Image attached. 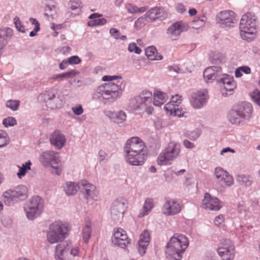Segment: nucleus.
<instances>
[{"mask_svg": "<svg viewBox=\"0 0 260 260\" xmlns=\"http://www.w3.org/2000/svg\"><path fill=\"white\" fill-rule=\"evenodd\" d=\"M125 158L132 166L143 165L146 158V147L139 137H134L127 140L124 146Z\"/></svg>", "mask_w": 260, "mask_h": 260, "instance_id": "f257e3e1", "label": "nucleus"}, {"mask_svg": "<svg viewBox=\"0 0 260 260\" xmlns=\"http://www.w3.org/2000/svg\"><path fill=\"white\" fill-rule=\"evenodd\" d=\"M189 245V240L184 235L175 234L166 247V257L169 260H181Z\"/></svg>", "mask_w": 260, "mask_h": 260, "instance_id": "f03ea898", "label": "nucleus"}, {"mask_svg": "<svg viewBox=\"0 0 260 260\" xmlns=\"http://www.w3.org/2000/svg\"><path fill=\"white\" fill-rule=\"evenodd\" d=\"M257 17L251 13L243 15L240 22V36L243 40L248 42L253 41L256 37Z\"/></svg>", "mask_w": 260, "mask_h": 260, "instance_id": "7ed1b4c3", "label": "nucleus"}, {"mask_svg": "<svg viewBox=\"0 0 260 260\" xmlns=\"http://www.w3.org/2000/svg\"><path fill=\"white\" fill-rule=\"evenodd\" d=\"M124 85L122 82H117V83L109 82L99 86L93 94L94 98L115 101L119 98L122 93Z\"/></svg>", "mask_w": 260, "mask_h": 260, "instance_id": "20e7f679", "label": "nucleus"}, {"mask_svg": "<svg viewBox=\"0 0 260 260\" xmlns=\"http://www.w3.org/2000/svg\"><path fill=\"white\" fill-rule=\"evenodd\" d=\"M252 112V107L250 103H242L229 112L228 121L234 125H243L246 121L249 120Z\"/></svg>", "mask_w": 260, "mask_h": 260, "instance_id": "39448f33", "label": "nucleus"}, {"mask_svg": "<svg viewBox=\"0 0 260 260\" xmlns=\"http://www.w3.org/2000/svg\"><path fill=\"white\" fill-rule=\"evenodd\" d=\"M68 231L67 224L61 221H56L49 225L47 234L48 241L51 244L60 242L66 238Z\"/></svg>", "mask_w": 260, "mask_h": 260, "instance_id": "423d86ee", "label": "nucleus"}, {"mask_svg": "<svg viewBox=\"0 0 260 260\" xmlns=\"http://www.w3.org/2000/svg\"><path fill=\"white\" fill-rule=\"evenodd\" d=\"M40 98L45 103L46 107L51 110L60 109L64 104L63 94L56 89L44 92Z\"/></svg>", "mask_w": 260, "mask_h": 260, "instance_id": "0eeeda50", "label": "nucleus"}, {"mask_svg": "<svg viewBox=\"0 0 260 260\" xmlns=\"http://www.w3.org/2000/svg\"><path fill=\"white\" fill-rule=\"evenodd\" d=\"M39 160L45 167H51L54 173L60 175L61 167L59 154L54 151H46L42 152L39 157Z\"/></svg>", "mask_w": 260, "mask_h": 260, "instance_id": "6e6552de", "label": "nucleus"}, {"mask_svg": "<svg viewBox=\"0 0 260 260\" xmlns=\"http://www.w3.org/2000/svg\"><path fill=\"white\" fill-rule=\"evenodd\" d=\"M26 197L27 189L23 185H19L5 191L2 196L3 201L8 206L23 200Z\"/></svg>", "mask_w": 260, "mask_h": 260, "instance_id": "1a4fd4ad", "label": "nucleus"}, {"mask_svg": "<svg viewBox=\"0 0 260 260\" xmlns=\"http://www.w3.org/2000/svg\"><path fill=\"white\" fill-rule=\"evenodd\" d=\"M181 151L180 144L170 142L168 146L161 152L157 158V162L159 165H166L179 157Z\"/></svg>", "mask_w": 260, "mask_h": 260, "instance_id": "9d476101", "label": "nucleus"}, {"mask_svg": "<svg viewBox=\"0 0 260 260\" xmlns=\"http://www.w3.org/2000/svg\"><path fill=\"white\" fill-rule=\"evenodd\" d=\"M44 207L43 200L39 196L33 197L24 207L27 218L31 220L35 219L42 213Z\"/></svg>", "mask_w": 260, "mask_h": 260, "instance_id": "9b49d317", "label": "nucleus"}, {"mask_svg": "<svg viewBox=\"0 0 260 260\" xmlns=\"http://www.w3.org/2000/svg\"><path fill=\"white\" fill-rule=\"evenodd\" d=\"M152 92L148 90L141 92L138 96L131 98L129 106L132 110H144L147 105L151 104Z\"/></svg>", "mask_w": 260, "mask_h": 260, "instance_id": "f8f14e48", "label": "nucleus"}, {"mask_svg": "<svg viewBox=\"0 0 260 260\" xmlns=\"http://www.w3.org/2000/svg\"><path fill=\"white\" fill-rule=\"evenodd\" d=\"M127 207L128 202L126 199L120 197L115 200L111 207V218L114 220L122 218Z\"/></svg>", "mask_w": 260, "mask_h": 260, "instance_id": "ddd939ff", "label": "nucleus"}, {"mask_svg": "<svg viewBox=\"0 0 260 260\" xmlns=\"http://www.w3.org/2000/svg\"><path fill=\"white\" fill-rule=\"evenodd\" d=\"M214 174L216 182L221 187H230L234 184V179L228 172L220 167L215 169Z\"/></svg>", "mask_w": 260, "mask_h": 260, "instance_id": "4468645a", "label": "nucleus"}, {"mask_svg": "<svg viewBox=\"0 0 260 260\" xmlns=\"http://www.w3.org/2000/svg\"><path fill=\"white\" fill-rule=\"evenodd\" d=\"M217 251L222 260H233L235 258V246L230 240H225Z\"/></svg>", "mask_w": 260, "mask_h": 260, "instance_id": "2eb2a0df", "label": "nucleus"}, {"mask_svg": "<svg viewBox=\"0 0 260 260\" xmlns=\"http://www.w3.org/2000/svg\"><path fill=\"white\" fill-rule=\"evenodd\" d=\"M217 82L223 85L222 94L225 96L232 94L233 91L236 88L237 86L234 77L227 74H221L220 78H218Z\"/></svg>", "mask_w": 260, "mask_h": 260, "instance_id": "dca6fc26", "label": "nucleus"}, {"mask_svg": "<svg viewBox=\"0 0 260 260\" xmlns=\"http://www.w3.org/2000/svg\"><path fill=\"white\" fill-rule=\"evenodd\" d=\"M111 241L114 245L121 248H125L129 244V240L126 232L121 228L115 230L111 237Z\"/></svg>", "mask_w": 260, "mask_h": 260, "instance_id": "f3484780", "label": "nucleus"}, {"mask_svg": "<svg viewBox=\"0 0 260 260\" xmlns=\"http://www.w3.org/2000/svg\"><path fill=\"white\" fill-rule=\"evenodd\" d=\"M181 206L174 199L166 200L161 208L162 213L166 216H173L180 213Z\"/></svg>", "mask_w": 260, "mask_h": 260, "instance_id": "a211bd4d", "label": "nucleus"}, {"mask_svg": "<svg viewBox=\"0 0 260 260\" xmlns=\"http://www.w3.org/2000/svg\"><path fill=\"white\" fill-rule=\"evenodd\" d=\"M235 13L230 10H224L217 15V22L222 27L231 26L234 23Z\"/></svg>", "mask_w": 260, "mask_h": 260, "instance_id": "6ab92c4d", "label": "nucleus"}, {"mask_svg": "<svg viewBox=\"0 0 260 260\" xmlns=\"http://www.w3.org/2000/svg\"><path fill=\"white\" fill-rule=\"evenodd\" d=\"M221 203L216 197H212L209 193H206L202 201V207L209 210H219L221 207Z\"/></svg>", "mask_w": 260, "mask_h": 260, "instance_id": "aec40b11", "label": "nucleus"}, {"mask_svg": "<svg viewBox=\"0 0 260 260\" xmlns=\"http://www.w3.org/2000/svg\"><path fill=\"white\" fill-rule=\"evenodd\" d=\"M207 91L206 90L198 91L191 94L190 103L196 109L201 108L207 100Z\"/></svg>", "mask_w": 260, "mask_h": 260, "instance_id": "412c9836", "label": "nucleus"}, {"mask_svg": "<svg viewBox=\"0 0 260 260\" xmlns=\"http://www.w3.org/2000/svg\"><path fill=\"white\" fill-rule=\"evenodd\" d=\"M144 16L146 21L153 22L157 19H165L167 17V13L162 8L154 7L149 10Z\"/></svg>", "mask_w": 260, "mask_h": 260, "instance_id": "4be33fe9", "label": "nucleus"}, {"mask_svg": "<svg viewBox=\"0 0 260 260\" xmlns=\"http://www.w3.org/2000/svg\"><path fill=\"white\" fill-rule=\"evenodd\" d=\"M81 185L83 187L82 192L84 193L85 197L87 200L96 201L98 200V192L94 185L86 181H83Z\"/></svg>", "mask_w": 260, "mask_h": 260, "instance_id": "5701e85b", "label": "nucleus"}, {"mask_svg": "<svg viewBox=\"0 0 260 260\" xmlns=\"http://www.w3.org/2000/svg\"><path fill=\"white\" fill-rule=\"evenodd\" d=\"M51 144L56 149H61L66 143L64 135L58 131H55L50 136Z\"/></svg>", "mask_w": 260, "mask_h": 260, "instance_id": "b1692460", "label": "nucleus"}, {"mask_svg": "<svg viewBox=\"0 0 260 260\" xmlns=\"http://www.w3.org/2000/svg\"><path fill=\"white\" fill-rule=\"evenodd\" d=\"M221 69L219 66H213L207 68L204 72V77L207 83H210L214 80L217 81L221 76Z\"/></svg>", "mask_w": 260, "mask_h": 260, "instance_id": "393cba45", "label": "nucleus"}, {"mask_svg": "<svg viewBox=\"0 0 260 260\" xmlns=\"http://www.w3.org/2000/svg\"><path fill=\"white\" fill-rule=\"evenodd\" d=\"M71 247V243L67 241L57 244L55 249L56 260H68L65 256Z\"/></svg>", "mask_w": 260, "mask_h": 260, "instance_id": "a878e982", "label": "nucleus"}, {"mask_svg": "<svg viewBox=\"0 0 260 260\" xmlns=\"http://www.w3.org/2000/svg\"><path fill=\"white\" fill-rule=\"evenodd\" d=\"M150 242V234L146 230H144L140 235L138 242V250L141 255L145 253L147 247Z\"/></svg>", "mask_w": 260, "mask_h": 260, "instance_id": "bb28decb", "label": "nucleus"}, {"mask_svg": "<svg viewBox=\"0 0 260 260\" xmlns=\"http://www.w3.org/2000/svg\"><path fill=\"white\" fill-rule=\"evenodd\" d=\"M183 31V27L180 22H176L171 25L167 29V34L172 40H176Z\"/></svg>", "mask_w": 260, "mask_h": 260, "instance_id": "cd10ccee", "label": "nucleus"}, {"mask_svg": "<svg viewBox=\"0 0 260 260\" xmlns=\"http://www.w3.org/2000/svg\"><path fill=\"white\" fill-rule=\"evenodd\" d=\"M12 29L7 27L0 28V50L3 49L8 42V40L13 36Z\"/></svg>", "mask_w": 260, "mask_h": 260, "instance_id": "c85d7f7f", "label": "nucleus"}, {"mask_svg": "<svg viewBox=\"0 0 260 260\" xmlns=\"http://www.w3.org/2000/svg\"><path fill=\"white\" fill-rule=\"evenodd\" d=\"M108 117L111 120L117 123H122L126 119V114L125 112L122 110L117 112H109L108 114Z\"/></svg>", "mask_w": 260, "mask_h": 260, "instance_id": "c756f323", "label": "nucleus"}, {"mask_svg": "<svg viewBox=\"0 0 260 260\" xmlns=\"http://www.w3.org/2000/svg\"><path fill=\"white\" fill-rule=\"evenodd\" d=\"M167 94L159 90H156L153 94V104L156 106H160L164 104L167 99Z\"/></svg>", "mask_w": 260, "mask_h": 260, "instance_id": "7c9ffc66", "label": "nucleus"}, {"mask_svg": "<svg viewBox=\"0 0 260 260\" xmlns=\"http://www.w3.org/2000/svg\"><path fill=\"white\" fill-rule=\"evenodd\" d=\"M154 207V200L152 198H147L143 206L142 210L139 212L138 217H143L147 215Z\"/></svg>", "mask_w": 260, "mask_h": 260, "instance_id": "2f4dec72", "label": "nucleus"}, {"mask_svg": "<svg viewBox=\"0 0 260 260\" xmlns=\"http://www.w3.org/2000/svg\"><path fill=\"white\" fill-rule=\"evenodd\" d=\"M79 189V185L74 182H67L63 185V190L67 196L75 194Z\"/></svg>", "mask_w": 260, "mask_h": 260, "instance_id": "473e14b6", "label": "nucleus"}, {"mask_svg": "<svg viewBox=\"0 0 260 260\" xmlns=\"http://www.w3.org/2000/svg\"><path fill=\"white\" fill-rule=\"evenodd\" d=\"M145 54L148 58L151 60H158L162 59V55L157 54V50L154 46L147 47L145 50Z\"/></svg>", "mask_w": 260, "mask_h": 260, "instance_id": "72a5a7b5", "label": "nucleus"}, {"mask_svg": "<svg viewBox=\"0 0 260 260\" xmlns=\"http://www.w3.org/2000/svg\"><path fill=\"white\" fill-rule=\"evenodd\" d=\"M78 74V72L76 70H71L69 72H65L62 74L55 75L49 78V80H57L59 79H69L75 76Z\"/></svg>", "mask_w": 260, "mask_h": 260, "instance_id": "f704fd0d", "label": "nucleus"}, {"mask_svg": "<svg viewBox=\"0 0 260 260\" xmlns=\"http://www.w3.org/2000/svg\"><path fill=\"white\" fill-rule=\"evenodd\" d=\"M91 223L88 221H87L84 225L82 229V238L84 242L87 243L91 236Z\"/></svg>", "mask_w": 260, "mask_h": 260, "instance_id": "c9c22d12", "label": "nucleus"}, {"mask_svg": "<svg viewBox=\"0 0 260 260\" xmlns=\"http://www.w3.org/2000/svg\"><path fill=\"white\" fill-rule=\"evenodd\" d=\"M125 9L127 12L131 14H135L138 13H143L146 11L148 9L147 7H142L138 8L136 5L132 4H127L125 5Z\"/></svg>", "mask_w": 260, "mask_h": 260, "instance_id": "e433bc0d", "label": "nucleus"}, {"mask_svg": "<svg viewBox=\"0 0 260 260\" xmlns=\"http://www.w3.org/2000/svg\"><path fill=\"white\" fill-rule=\"evenodd\" d=\"M31 165V162L30 160H28L24 164H22L21 167H19V171L17 174L18 178H21L22 177L24 176L26 172L28 170H30L31 169L30 166Z\"/></svg>", "mask_w": 260, "mask_h": 260, "instance_id": "4c0bfd02", "label": "nucleus"}, {"mask_svg": "<svg viewBox=\"0 0 260 260\" xmlns=\"http://www.w3.org/2000/svg\"><path fill=\"white\" fill-rule=\"evenodd\" d=\"M44 11L47 17L53 18L56 15L57 9L54 5H46Z\"/></svg>", "mask_w": 260, "mask_h": 260, "instance_id": "58836bf2", "label": "nucleus"}, {"mask_svg": "<svg viewBox=\"0 0 260 260\" xmlns=\"http://www.w3.org/2000/svg\"><path fill=\"white\" fill-rule=\"evenodd\" d=\"M237 181L241 185L245 186H249L251 184L250 178L243 174L238 175L237 177Z\"/></svg>", "mask_w": 260, "mask_h": 260, "instance_id": "ea45409f", "label": "nucleus"}, {"mask_svg": "<svg viewBox=\"0 0 260 260\" xmlns=\"http://www.w3.org/2000/svg\"><path fill=\"white\" fill-rule=\"evenodd\" d=\"M20 102L19 100H9L6 103V107L12 111H16L18 110Z\"/></svg>", "mask_w": 260, "mask_h": 260, "instance_id": "a19ab883", "label": "nucleus"}, {"mask_svg": "<svg viewBox=\"0 0 260 260\" xmlns=\"http://www.w3.org/2000/svg\"><path fill=\"white\" fill-rule=\"evenodd\" d=\"M10 140L7 133L0 130V148L5 147L9 143Z\"/></svg>", "mask_w": 260, "mask_h": 260, "instance_id": "79ce46f5", "label": "nucleus"}, {"mask_svg": "<svg viewBox=\"0 0 260 260\" xmlns=\"http://www.w3.org/2000/svg\"><path fill=\"white\" fill-rule=\"evenodd\" d=\"M70 8L73 11L80 12L83 7V4L80 0L71 1L69 3Z\"/></svg>", "mask_w": 260, "mask_h": 260, "instance_id": "37998d69", "label": "nucleus"}, {"mask_svg": "<svg viewBox=\"0 0 260 260\" xmlns=\"http://www.w3.org/2000/svg\"><path fill=\"white\" fill-rule=\"evenodd\" d=\"M3 124L6 127L13 126L17 124V120L15 118L9 116L3 120Z\"/></svg>", "mask_w": 260, "mask_h": 260, "instance_id": "c03bdc74", "label": "nucleus"}, {"mask_svg": "<svg viewBox=\"0 0 260 260\" xmlns=\"http://www.w3.org/2000/svg\"><path fill=\"white\" fill-rule=\"evenodd\" d=\"M211 61L215 64H220L225 61V57L223 55L216 54L211 57Z\"/></svg>", "mask_w": 260, "mask_h": 260, "instance_id": "a18cd8bd", "label": "nucleus"}, {"mask_svg": "<svg viewBox=\"0 0 260 260\" xmlns=\"http://www.w3.org/2000/svg\"><path fill=\"white\" fill-rule=\"evenodd\" d=\"M177 107V104H175L174 103L170 102L165 105L164 109L167 114L172 115Z\"/></svg>", "mask_w": 260, "mask_h": 260, "instance_id": "49530a36", "label": "nucleus"}, {"mask_svg": "<svg viewBox=\"0 0 260 260\" xmlns=\"http://www.w3.org/2000/svg\"><path fill=\"white\" fill-rule=\"evenodd\" d=\"M250 96L253 102L260 107V91L257 89L254 90L250 93Z\"/></svg>", "mask_w": 260, "mask_h": 260, "instance_id": "de8ad7c7", "label": "nucleus"}, {"mask_svg": "<svg viewBox=\"0 0 260 260\" xmlns=\"http://www.w3.org/2000/svg\"><path fill=\"white\" fill-rule=\"evenodd\" d=\"M107 22V20L105 18H98L88 22V24L89 26L103 25L106 24Z\"/></svg>", "mask_w": 260, "mask_h": 260, "instance_id": "09e8293b", "label": "nucleus"}, {"mask_svg": "<svg viewBox=\"0 0 260 260\" xmlns=\"http://www.w3.org/2000/svg\"><path fill=\"white\" fill-rule=\"evenodd\" d=\"M238 210L240 213H246L248 212L249 208L247 206L245 202L241 201L239 202L238 205Z\"/></svg>", "mask_w": 260, "mask_h": 260, "instance_id": "8fccbe9b", "label": "nucleus"}, {"mask_svg": "<svg viewBox=\"0 0 260 260\" xmlns=\"http://www.w3.org/2000/svg\"><path fill=\"white\" fill-rule=\"evenodd\" d=\"M14 22L15 27L19 31L21 32H25V30L24 26L21 24L19 18L15 17L14 18Z\"/></svg>", "mask_w": 260, "mask_h": 260, "instance_id": "3c124183", "label": "nucleus"}, {"mask_svg": "<svg viewBox=\"0 0 260 260\" xmlns=\"http://www.w3.org/2000/svg\"><path fill=\"white\" fill-rule=\"evenodd\" d=\"M128 50L130 52H134L138 54H140L142 52L141 48L138 47L135 43H131L128 45Z\"/></svg>", "mask_w": 260, "mask_h": 260, "instance_id": "603ef678", "label": "nucleus"}, {"mask_svg": "<svg viewBox=\"0 0 260 260\" xmlns=\"http://www.w3.org/2000/svg\"><path fill=\"white\" fill-rule=\"evenodd\" d=\"M145 17L142 16L139 18L135 22L134 26L137 29H140L145 25Z\"/></svg>", "mask_w": 260, "mask_h": 260, "instance_id": "864d4df0", "label": "nucleus"}, {"mask_svg": "<svg viewBox=\"0 0 260 260\" xmlns=\"http://www.w3.org/2000/svg\"><path fill=\"white\" fill-rule=\"evenodd\" d=\"M71 109L74 114L78 116L81 115L84 112L83 108L81 104H78L73 106Z\"/></svg>", "mask_w": 260, "mask_h": 260, "instance_id": "5fc2aeb1", "label": "nucleus"}, {"mask_svg": "<svg viewBox=\"0 0 260 260\" xmlns=\"http://www.w3.org/2000/svg\"><path fill=\"white\" fill-rule=\"evenodd\" d=\"M205 20L206 18L205 16H202L201 18L192 22L193 27L197 28L204 26Z\"/></svg>", "mask_w": 260, "mask_h": 260, "instance_id": "6e6d98bb", "label": "nucleus"}, {"mask_svg": "<svg viewBox=\"0 0 260 260\" xmlns=\"http://www.w3.org/2000/svg\"><path fill=\"white\" fill-rule=\"evenodd\" d=\"M201 135V132L199 129H196L193 131L190 132L188 135V137L189 139L195 141L198 138H199V137Z\"/></svg>", "mask_w": 260, "mask_h": 260, "instance_id": "4d7b16f0", "label": "nucleus"}, {"mask_svg": "<svg viewBox=\"0 0 260 260\" xmlns=\"http://www.w3.org/2000/svg\"><path fill=\"white\" fill-rule=\"evenodd\" d=\"M122 76H110V75H106L102 77V81H112L114 80H121L122 79Z\"/></svg>", "mask_w": 260, "mask_h": 260, "instance_id": "13d9d810", "label": "nucleus"}, {"mask_svg": "<svg viewBox=\"0 0 260 260\" xmlns=\"http://www.w3.org/2000/svg\"><path fill=\"white\" fill-rule=\"evenodd\" d=\"M224 218L223 215L216 216L214 220V223L218 226H222L224 224Z\"/></svg>", "mask_w": 260, "mask_h": 260, "instance_id": "bf43d9fd", "label": "nucleus"}, {"mask_svg": "<svg viewBox=\"0 0 260 260\" xmlns=\"http://www.w3.org/2000/svg\"><path fill=\"white\" fill-rule=\"evenodd\" d=\"M109 32L111 36L116 40H118L120 38V33L117 28H111Z\"/></svg>", "mask_w": 260, "mask_h": 260, "instance_id": "052dcab7", "label": "nucleus"}, {"mask_svg": "<svg viewBox=\"0 0 260 260\" xmlns=\"http://www.w3.org/2000/svg\"><path fill=\"white\" fill-rule=\"evenodd\" d=\"M69 62L70 64H79L81 60L78 56H73L68 58Z\"/></svg>", "mask_w": 260, "mask_h": 260, "instance_id": "680f3d73", "label": "nucleus"}, {"mask_svg": "<svg viewBox=\"0 0 260 260\" xmlns=\"http://www.w3.org/2000/svg\"><path fill=\"white\" fill-rule=\"evenodd\" d=\"M182 96L179 94H176L175 96H172L170 102L174 103L175 104H177V106H180L182 102Z\"/></svg>", "mask_w": 260, "mask_h": 260, "instance_id": "e2e57ef3", "label": "nucleus"}, {"mask_svg": "<svg viewBox=\"0 0 260 260\" xmlns=\"http://www.w3.org/2000/svg\"><path fill=\"white\" fill-rule=\"evenodd\" d=\"M172 116H177L179 117L185 116V112H183L182 109L179 108V106H177L173 111Z\"/></svg>", "mask_w": 260, "mask_h": 260, "instance_id": "0e129e2a", "label": "nucleus"}, {"mask_svg": "<svg viewBox=\"0 0 260 260\" xmlns=\"http://www.w3.org/2000/svg\"><path fill=\"white\" fill-rule=\"evenodd\" d=\"M100 161L105 162L108 159V154L104 151L100 150L99 152Z\"/></svg>", "mask_w": 260, "mask_h": 260, "instance_id": "69168bd1", "label": "nucleus"}, {"mask_svg": "<svg viewBox=\"0 0 260 260\" xmlns=\"http://www.w3.org/2000/svg\"><path fill=\"white\" fill-rule=\"evenodd\" d=\"M154 124L155 128L157 130H159L162 127V121L160 119H156L154 121Z\"/></svg>", "mask_w": 260, "mask_h": 260, "instance_id": "338daca9", "label": "nucleus"}, {"mask_svg": "<svg viewBox=\"0 0 260 260\" xmlns=\"http://www.w3.org/2000/svg\"><path fill=\"white\" fill-rule=\"evenodd\" d=\"M176 10L178 12L183 13L186 11L185 7L182 4H178L176 6Z\"/></svg>", "mask_w": 260, "mask_h": 260, "instance_id": "774afa93", "label": "nucleus"}]
</instances>
